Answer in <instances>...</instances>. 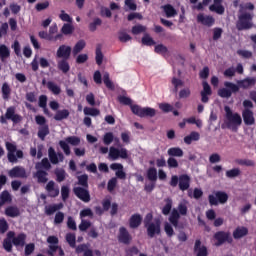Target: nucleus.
I'll return each mask as SVG.
<instances>
[{
	"instance_id": "obj_49",
	"label": "nucleus",
	"mask_w": 256,
	"mask_h": 256,
	"mask_svg": "<svg viewBox=\"0 0 256 256\" xmlns=\"http://www.w3.org/2000/svg\"><path fill=\"white\" fill-rule=\"evenodd\" d=\"M102 24L103 20H101V18H94L93 22H91L88 26L89 31H91V33H95V31H97V27H100Z\"/></svg>"
},
{
	"instance_id": "obj_39",
	"label": "nucleus",
	"mask_w": 256,
	"mask_h": 256,
	"mask_svg": "<svg viewBox=\"0 0 256 256\" xmlns=\"http://www.w3.org/2000/svg\"><path fill=\"white\" fill-rule=\"evenodd\" d=\"M227 179H237V177H241V169L240 168H232L227 170L225 173Z\"/></svg>"
},
{
	"instance_id": "obj_62",
	"label": "nucleus",
	"mask_w": 256,
	"mask_h": 256,
	"mask_svg": "<svg viewBox=\"0 0 256 256\" xmlns=\"http://www.w3.org/2000/svg\"><path fill=\"white\" fill-rule=\"evenodd\" d=\"M66 241H67V243H68L72 248H74L75 245H76V237H75V234H73V233H68V234H66Z\"/></svg>"
},
{
	"instance_id": "obj_29",
	"label": "nucleus",
	"mask_w": 256,
	"mask_h": 256,
	"mask_svg": "<svg viewBox=\"0 0 256 256\" xmlns=\"http://www.w3.org/2000/svg\"><path fill=\"white\" fill-rule=\"evenodd\" d=\"M246 235H249V229H247V227H237L233 231L234 239H242V237H245Z\"/></svg>"
},
{
	"instance_id": "obj_44",
	"label": "nucleus",
	"mask_w": 256,
	"mask_h": 256,
	"mask_svg": "<svg viewBox=\"0 0 256 256\" xmlns=\"http://www.w3.org/2000/svg\"><path fill=\"white\" fill-rule=\"evenodd\" d=\"M78 185L85 189H89V175L83 174L77 177Z\"/></svg>"
},
{
	"instance_id": "obj_16",
	"label": "nucleus",
	"mask_w": 256,
	"mask_h": 256,
	"mask_svg": "<svg viewBox=\"0 0 256 256\" xmlns=\"http://www.w3.org/2000/svg\"><path fill=\"white\" fill-rule=\"evenodd\" d=\"M194 253L196 256H209L207 246L202 245L201 239H196L194 243Z\"/></svg>"
},
{
	"instance_id": "obj_12",
	"label": "nucleus",
	"mask_w": 256,
	"mask_h": 256,
	"mask_svg": "<svg viewBox=\"0 0 256 256\" xmlns=\"http://www.w3.org/2000/svg\"><path fill=\"white\" fill-rule=\"evenodd\" d=\"M73 193L80 199V201H83V203H89V201H91V194L89 193L88 188H83L81 186L74 187Z\"/></svg>"
},
{
	"instance_id": "obj_61",
	"label": "nucleus",
	"mask_w": 256,
	"mask_h": 256,
	"mask_svg": "<svg viewBox=\"0 0 256 256\" xmlns=\"http://www.w3.org/2000/svg\"><path fill=\"white\" fill-rule=\"evenodd\" d=\"M63 35H71L73 33V26L71 24H64L61 28Z\"/></svg>"
},
{
	"instance_id": "obj_5",
	"label": "nucleus",
	"mask_w": 256,
	"mask_h": 256,
	"mask_svg": "<svg viewBox=\"0 0 256 256\" xmlns=\"http://www.w3.org/2000/svg\"><path fill=\"white\" fill-rule=\"evenodd\" d=\"M253 28V14L249 12H241L238 15L236 29L238 31H247Z\"/></svg>"
},
{
	"instance_id": "obj_10",
	"label": "nucleus",
	"mask_w": 256,
	"mask_h": 256,
	"mask_svg": "<svg viewBox=\"0 0 256 256\" xmlns=\"http://www.w3.org/2000/svg\"><path fill=\"white\" fill-rule=\"evenodd\" d=\"M213 239L216 241V247H221L225 243H233V237H231L230 232L218 231L213 235Z\"/></svg>"
},
{
	"instance_id": "obj_14",
	"label": "nucleus",
	"mask_w": 256,
	"mask_h": 256,
	"mask_svg": "<svg viewBox=\"0 0 256 256\" xmlns=\"http://www.w3.org/2000/svg\"><path fill=\"white\" fill-rule=\"evenodd\" d=\"M72 51L73 48H71V46H67L65 44L60 45L57 49L56 57H58V59H70Z\"/></svg>"
},
{
	"instance_id": "obj_36",
	"label": "nucleus",
	"mask_w": 256,
	"mask_h": 256,
	"mask_svg": "<svg viewBox=\"0 0 256 256\" xmlns=\"http://www.w3.org/2000/svg\"><path fill=\"white\" fill-rule=\"evenodd\" d=\"M69 115H70V112L67 109L57 110L56 114L54 115V120L63 121L64 119H68Z\"/></svg>"
},
{
	"instance_id": "obj_35",
	"label": "nucleus",
	"mask_w": 256,
	"mask_h": 256,
	"mask_svg": "<svg viewBox=\"0 0 256 256\" xmlns=\"http://www.w3.org/2000/svg\"><path fill=\"white\" fill-rule=\"evenodd\" d=\"M83 113L87 117H89V116L90 117H99V115H101V111L99 109L93 108V107H84Z\"/></svg>"
},
{
	"instance_id": "obj_24",
	"label": "nucleus",
	"mask_w": 256,
	"mask_h": 256,
	"mask_svg": "<svg viewBox=\"0 0 256 256\" xmlns=\"http://www.w3.org/2000/svg\"><path fill=\"white\" fill-rule=\"evenodd\" d=\"M46 191L49 193V197H59V187L55 188V182L53 180L47 183Z\"/></svg>"
},
{
	"instance_id": "obj_18",
	"label": "nucleus",
	"mask_w": 256,
	"mask_h": 256,
	"mask_svg": "<svg viewBox=\"0 0 256 256\" xmlns=\"http://www.w3.org/2000/svg\"><path fill=\"white\" fill-rule=\"evenodd\" d=\"M203 90L200 92L202 103H209V96L213 95V90L207 81L202 82Z\"/></svg>"
},
{
	"instance_id": "obj_31",
	"label": "nucleus",
	"mask_w": 256,
	"mask_h": 256,
	"mask_svg": "<svg viewBox=\"0 0 256 256\" xmlns=\"http://www.w3.org/2000/svg\"><path fill=\"white\" fill-rule=\"evenodd\" d=\"M201 139V134L199 132L192 131L190 135L184 137V143L186 145H191L193 141H199Z\"/></svg>"
},
{
	"instance_id": "obj_1",
	"label": "nucleus",
	"mask_w": 256,
	"mask_h": 256,
	"mask_svg": "<svg viewBox=\"0 0 256 256\" xmlns=\"http://www.w3.org/2000/svg\"><path fill=\"white\" fill-rule=\"evenodd\" d=\"M256 84V78L255 77H247L243 80H239L237 84L233 82L226 81L224 82L225 88H220L218 90V95L222 99H229L233 93H239L240 87L242 89H250V87H254Z\"/></svg>"
},
{
	"instance_id": "obj_6",
	"label": "nucleus",
	"mask_w": 256,
	"mask_h": 256,
	"mask_svg": "<svg viewBox=\"0 0 256 256\" xmlns=\"http://www.w3.org/2000/svg\"><path fill=\"white\" fill-rule=\"evenodd\" d=\"M208 201H209V205H211V207L215 206L217 207V205H225V203H227V201H229V194H227L224 191H216L213 194H210L208 196Z\"/></svg>"
},
{
	"instance_id": "obj_42",
	"label": "nucleus",
	"mask_w": 256,
	"mask_h": 256,
	"mask_svg": "<svg viewBox=\"0 0 256 256\" xmlns=\"http://www.w3.org/2000/svg\"><path fill=\"white\" fill-rule=\"evenodd\" d=\"M9 97H11V86H9V83L4 82L2 84V99L7 101L9 100Z\"/></svg>"
},
{
	"instance_id": "obj_57",
	"label": "nucleus",
	"mask_w": 256,
	"mask_h": 256,
	"mask_svg": "<svg viewBox=\"0 0 256 256\" xmlns=\"http://www.w3.org/2000/svg\"><path fill=\"white\" fill-rule=\"evenodd\" d=\"M139 255V248L137 246H131L125 249V256Z\"/></svg>"
},
{
	"instance_id": "obj_23",
	"label": "nucleus",
	"mask_w": 256,
	"mask_h": 256,
	"mask_svg": "<svg viewBox=\"0 0 256 256\" xmlns=\"http://www.w3.org/2000/svg\"><path fill=\"white\" fill-rule=\"evenodd\" d=\"M141 223H143V217L141 214H133L129 219L130 229H137Z\"/></svg>"
},
{
	"instance_id": "obj_17",
	"label": "nucleus",
	"mask_w": 256,
	"mask_h": 256,
	"mask_svg": "<svg viewBox=\"0 0 256 256\" xmlns=\"http://www.w3.org/2000/svg\"><path fill=\"white\" fill-rule=\"evenodd\" d=\"M197 21L205 27H213V25H215V18L211 15H205L203 13L197 15Z\"/></svg>"
},
{
	"instance_id": "obj_20",
	"label": "nucleus",
	"mask_w": 256,
	"mask_h": 256,
	"mask_svg": "<svg viewBox=\"0 0 256 256\" xmlns=\"http://www.w3.org/2000/svg\"><path fill=\"white\" fill-rule=\"evenodd\" d=\"M110 169H112V171H116L115 175L117 179H122V180L127 179V173H125V171L123 170V164L112 163L110 165Z\"/></svg>"
},
{
	"instance_id": "obj_26",
	"label": "nucleus",
	"mask_w": 256,
	"mask_h": 256,
	"mask_svg": "<svg viewBox=\"0 0 256 256\" xmlns=\"http://www.w3.org/2000/svg\"><path fill=\"white\" fill-rule=\"evenodd\" d=\"M179 219H181V214L176 208H174L168 220L171 223V225H173V227H179Z\"/></svg>"
},
{
	"instance_id": "obj_32",
	"label": "nucleus",
	"mask_w": 256,
	"mask_h": 256,
	"mask_svg": "<svg viewBox=\"0 0 256 256\" xmlns=\"http://www.w3.org/2000/svg\"><path fill=\"white\" fill-rule=\"evenodd\" d=\"M69 59H61L58 61V69L62 71V73L67 74L71 71V66L69 65Z\"/></svg>"
},
{
	"instance_id": "obj_9",
	"label": "nucleus",
	"mask_w": 256,
	"mask_h": 256,
	"mask_svg": "<svg viewBox=\"0 0 256 256\" xmlns=\"http://www.w3.org/2000/svg\"><path fill=\"white\" fill-rule=\"evenodd\" d=\"M7 119L13 122L15 125L23 121V116L15 113V107L10 106L7 108L5 117L1 116V123H7Z\"/></svg>"
},
{
	"instance_id": "obj_4",
	"label": "nucleus",
	"mask_w": 256,
	"mask_h": 256,
	"mask_svg": "<svg viewBox=\"0 0 256 256\" xmlns=\"http://www.w3.org/2000/svg\"><path fill=\"white\" fill-rule=\"evenodd\" d=\"M170 187H179L180 191H187L191 187V177L187 174H181L180 176L173 175L171 177Z\"/></svg>"
},
{
	"instance_id": "obj_55",
	"label": "nucleus",
	"mask_w": 256,
	"mask_h": 256,
	"mask_svg": "<svg viewBox=\"0 0 256 256\" xmlns=\"http://www.w3.org/2000/svg\"><path fill=\"white\" fill-rule=\"evenodd\" d=\"M9 231V223L5 218H0V234L3 235Z\"/></svg>"
},
{
	"instance_id": "obj_50",
	"label": "nucleus",
	"mask_w": 256,
	"mask_h": 256,
	"mask_svg": "<svg viewBox=\"0 0 256 256\" xmlns=\"http://www.w3.org/2000/svg\"><path fill=\"white\" fill-rule=\"evenodd\" d=\"M155 53H157V55H163V57H165V55H167V53H169V49L167 48V46L163 45V44H158L155 46L154 48Z\"/></svg>"
},
{
	"instance_id": "obj_45",
	"label": "nucleus",
	"mask_w": 256,
	"mask_h": 256,
	"mask_svg": "<svg viewBox=\"0 0 256 256\" xmlns=\"http://www.w3.org/2000/svg\"><path fill=\"white\" fill-rule=\"evenodd\" d=\"M169 157H183V149L180 147H172L167 151Z\"/></svg>"
},
{
	"instance_id": "obj_53",
	"label": "nucleus",
	"mask_w": 256,
	"mask_h": 256,
	"mask_svg": "<svg viewBox=\"0 0 256 256\" xmlns=\"http://www.w3.org/2000/svg\"><path fill=\"white\" fill-rule=\"evenodd\" d=\"M209 10L217 13V15H223L225 13V7L223 5H210Z\"/></svg>"
},
{
	"instance_id": "obj_52",
	"label": "nucleus",
	"mask_w": 256,
	"mask_h": 256,
	"mask_svg": "<svg viewBox=\"0 0 256 256\" xmlns=\"http://www.w3.org/2000/svg\"><path fill=\"white\" fill-rule=\"evenodd\" d=\"M103 82H104V85L107 87V89H111V90L115 89V85H113L111 78H109L108 72L104 73Z\"/></svg>"
},
{
	"instance_id": "obj_63",
	"label": "nucleus",
	"mask_w": 256,
	"mask_h": 256,
	"mask_svg": "<svg viewBox=\"0 0 256 256\" xmlns=\"http://www.w3.org/2000/svg\"><path fill=\"white\" fill-rule=\"evenodd\" d=\"M178 213L180 215H182L183 217H185V215H187V211H188V208H187V204L185 202H181L178 204Z\"/></svg>"
},
{
	"instance_id": "obj_28",
	"label": "nucleus",
	"mask_w": 256,
	"mask_h": 256,
	"mask_svg": "<svg viewBox=\"0 0 256 256\" xmlns=\"http://www.w3.org/2000/svg\"><path fill=\"white\" fill-rule=\"evenodd\" d=\"M85 47H87V42H85L83 39L79 40L72 49V55L76 57V55H79V53H81Z\"/></svg>"
},
{
	"instance_id": "obj_60",
	"label": "nucleus",
	"mask_w": 256,
	"mask_h": 256,
	"mask_svg": "<svg viewBox=\"0 0 256 256\" xmlns=\"http://www.w3.org/2000/svg\"><path fill=\"white\" fill-rule=\"evenodd\" d=\"M118 101L121 105H128L130 107L133 105V100L127 96H118Z\"/></svg>"
},
{
	"instance_id": "obj_33",
	"label": "nucleus",
	"mask_w": 256,
	"mask_h": 256,
	"mask_svg": "<svg viewBox=\"0 0 256 256\" xmlns=\"http://www.w3.org/2000/svg\"><path fill=\"white\" fill-rule=\"evenodd\" d=\"M49 133H50V130H49L48 124L38 127L37 135L41 141H45V137H47V135H49Z\"/></svg>"
},
{
	"instance_id": "obj_27",
	"label": "nucleus",
	"mask_w": 256,
	"mask_h": 256,
	"mask_svg": "<svg viewBox=\"0 0 256 256\" xmlns=\"http://www.w3.org/2000/svg\"><path fill=\"white\" fill-rule=\"evenodd\" d=\"M11 57V50L9 49V47H7V45L5 44H1L0 45V61H2V63H5V61H7V59H9Z\"/></svg>"
},
{
	"instance_id": "obj_2",
	"label": "nucleus",
	"mask_w": 256,
	"mask_h": 256,
	"mask_svg": "<svg viewBox=\"0 0 256 256\" xmlns=\"http://www.w3.org/2000/svg\"><path fill=\"white\" fill-rule=\"evenodd\" d=\"M144 227L150 239H153L155 235H161V220L156 219L153 222V213L146 214L144 218Z\"/></svg>"
},
{
	"instance_id": "obj_51",
	"label": "nucleus",
	"mask_w": 256,
	"mask_h": 256,
	"mask_svg": "<svg viewBox=\"0 0 256 256\" xmlns=\"http://www.w3.org/2000/svg\"><path fill=\"white\" fill-rule=\"evenodd\" d=\"M0 201L5 205V203H11L13 201V198L11 197V194L9 191L4 190L0 194Z\"/></svg>"
},
{
	"instance_id": "obj_54",
	"label": "nucleus",
	"mask_w": 256,
	"mask_h": 256,
	"mask_svg": "<svg viewBox=\"0 0 256 256\" xmlns=\"http://www.w3.org/2000/svg\"><path fill=\"white\" fill-rule=\"evenodd\" d=\"M132 35H139L141 33H145L147 31V27L138 24L132 27Z\"/></svg>"
},
{
	"instance_id": "obj_22",
	"label": "nucleus",
	"mask_w": 256,
	"mask_h": 256,
	"mask_svg": "<svg viewBox=\"0 0 256 256\" xmlns=\"http://www.w3.org/2000/svg\"><path fill=\"white\" fill-rule=\"evenodd\" d=\"M25 241H27V234L20 233L17 236L12 237V244L15 247H25Z\"/></svg>"
},
{
	"instance_id": "obj_34",
	"label": "nucleus",
	"mask_w": 256,
	"mask_h": 256,
	"mask_svg": "<svg viewBox=\"0 0 256 256\" xmlns=\"http://www.w3.org/2000/svg\"><path fill=\"white\" fill-rule=\"evenodd\" d=\"M165 205L162 207V215H169L171 213V209H173V199L165 198L164 199Z\"/></svg>"
},
{
	"instance_id": "obj_56",
	"label": "nucleus",
	"mask_w": 256,
	"mask_h": 256,
	"mask_svg": "<svg viewBox=\"0 0 256 256\" xmlns=\"http://www.w3.org/2000/svg\"><path fill=\"white\" fill-rule=\"evenodd\" d=\"M96 63L98 65H103V52L101 51V45H97L96 47Z\"/></svg>"
},
{
	"instance_id": "obj_48",
	"label": "nucleus",
	"mask_w": 256,
	"mask_h": 256,
	"mask_svg": "<svg viewBox=\"0 0 256 256\" xmlns=\"http://www.w3.org/2000/svg\"><path fill=\"white\" fill-rule=\"evenodd\" d=\"M171 83L173 85V93H179V87H183V85H185V82H183V80L177 78V77H173L171 80Z\"/></svg>"
},
{
	"instance_id": "obj_8",
	"label": "nucleus",
	"mask_w": 256,
	"mask_h": 256,
	"mask_svg": "<svg viewBox=\"0 0 256 256\" xmlns=\"http://www.w3.org/2000/svg\"><path fill=\"white\" fill-rule=\"evenodd\" d=\"M130 109L134 115L138 117H155L157 111L154 108H142L141 106L134 104L130 106Z\"/></svg>"
},
{
	"instance_id": "obj_40",
	"label": "nucleus",
	"mask_w": 256,
	"mask_h": 256,
	"mask_svg": "<svg viewBox=\"0 0 256 256\" xmlns=\"http://www.w3.org/2000/svg\"><path fill=\"white\" fill-rule=\"evenodd\" d=\"M131 39L133 38L131 37V35L127 33V30L125 29L119 30L118 40L120 41V43H127L128 41H131Z\"/></svg>"
},
{
	"instance_id": "obj_38",
	"label": "nucleus",
	"mask_w": 256,
	"mask_h": 256,
	"mask_svg": "<svg viewBox=\"0 0 256 256\" xmlns=\"http://www.w3.org/2000/svg\"><path fill=\"white\" fill-rule=\"evenodd\" d=\"M35 169L36 170L45 169L46 171H49V169H51V162H49L48 158H43L41 162L36 163Z\"/></svg>"
},
{
	"instance_id": "obj_64",
	"label": "nucleus",
	"mask_w": 256,
	"mask_h": 256,
	"mask_svg": "<svg viewBox=\"0 0 256 256\" xmlns=\"http://www.w3.org/2000/svg\"><path fill=\"white\" fill-rule=\"evenodd\" d=\"M55 175H56V181L58 183H63V180L65 179V171L63 169L61 170H56L55 171Z\"/></svg>"
},
{
	"instance_id": "obj_15",
	"label": "nucleus",
	"mask_w": 256,
	"mask_h": 256,
	"mask_svg": "<svg viewBox=\"0 0 256 256\" xmlns=\"http://www.w3.org/2000/svg\"><path fill=\"white\" fill-rule=\"evenodd\" d=\"M133 240V237H131V234H129V231L125 227L119 228V234H118V241L119 243H123L124 245H129L131 241Z\"/></svg>"
},
{
	"instance_id": "obj_25",
	"label": "nucleus",
	"mask_w": 256,
	"mask_h": 256,
	"mask_svg": "<svg viewBox=\"0 0 256 256\" xmlns=\"http://www.w3.org/2000/svg\"><path fill=\"white\" fill-rule=\"evenodd\" d=\"M6 217H11L12 219H15V217H19L21 215V210H19V207L17 206H8L5 211Z\"/></svg>"
},
{
	"instance_id": "obj_41",
	"label": "nucleus",
	"mask_w": 256,
	"mask_h": 256,
	"mask_svg": "<svg viewBox=\"0 0 256 256\" xmlns=\"http://www.w3.org/2000/svg\"><path fill=\"white\" fill-rule=\"evenodd\" d=\"M47 89H49L53 95H61V87L53 81L47 82Z\"/></svg>"
},
{
	"instance_id": "obj_3",
	"label": "nucleus",
	"mask_w": 256,
	"mask_h": 256,
	"mask_svg": "<svg viewBox=\"0 0 256 256\" xmlns=\"http://www.w3.org/2000/svg\"><path fill=\"white\" fill-rule=\"evenodd\" d=\"M224 111L226 113L225 125L227 129L237 131V128L241 125V123H243L241 115H239V113H233L229 106H225Z\"/></svg>"
},
{
	"instance_id": "obj_58",
	"label": "nucleus",
	"mask_w": 256,
	"mask_h": 256,
	"mask_svg": "<svg viewBox=\"0 0 256 256\" xmlns=\"http://www.w3.org/2000/svg\"><path fill=\"white\" fill-rule=\"evenodd\" d=\"M114 139L115 137L113 136L112 132H107L104 134L103 143L104 145H111Z\"/></svg>"
},
{
	"instance_id": "obj_11",
	"label": "nucleus",
	"mask_w": 256,
	"mask_h": 256,
	"mask_svg": "<svg viewBox=\"0 0 256 256\" xmlns=\"http://www.w3.org/2000/svg\"><path fill=\"white\" fill-rule=\"evenodd\" d=\"M8 176L10 179H27L29 177L27 170L23 166H14L8 171Z\"/></svg>"
},
{
	"instance_id": "obj_7",
	"label": "nucleus",
	"mask_w": 256,
	"mask_h": 256,
	"mask_svg": "<svg viewBox=\"0 0 256 256\" xmlns=\"http://www.w3.org/2000/svg\"><path fill=\"white\" fill-rule=\"evenodd\" d=\"M80 143H81V138L77 136H69L65 139V141L63 140L59 141V145L63 150V152L65 153V155H71V148L69 147V145H72L73 147H77V145H80Z\"/></svg>"
},
{
	"instance_id": "obj_19",
	"label": "nucleus",
	"mask_w": 256,
	"mask_h": 256,
	"mask_svg": "<svg viewBox=\"0 0 256 256\" xmlns=\"http://www.w3.org/2000/svg\"><path fill=\"white\" fill-rule=\"evenodd\" d=\"M242 119L247 126L255 125V114L251 109H244L242 111Z\"/></svg>"
},
{
	"instance_id": "obj_13",
	"label": "nucleus",
	"mask_w": 256,
	"mask_h": 256,
	"mask_svg": "<svg viewBox=\"0 0 256 256\" xmlns=\"http://www.w3.org/2000/svg\"><path fill=\"white\" fill-rule=\"evenodd\" d=\"M109 157L112 161H117V159H128L129 154L125 148L117 149L115 147H110Z\"/></svg>"
},
{
	"instance_id": "obj_43",
	"label": "nucleus",
	"mask_w": 256,
	"mask_h": 256,
	"mask_svg": "<svg viewBox=\"0 0 256 256\" xmlns=\"http://www.w3.org/2000/svg\"><path fill=\"white\" fill-rule=\"evenodd\" d=\"M48 157H49L50 163H52V165L59 164V157L57 156V152H55V149L53 147H50L48 149Z\"/></svg>"
},
{
	"instance_id": "obj_59",
	"label": "nucleus",
	"mask_w": 256,
	"mask_h": 256,
	"mask_svg": "<svg viewBox=\"0 0 256 256\" xmlns=\"http://www.w3.org/2000/svg\"><path fill=\"white\" fill-rule=\"evenodd\" d=\"M164 231L169 239H171V237L175 235V230H173V226H171V224H169L168 222L164 224Z\"/></svg>"
},
{
	"instance_id": "obj_47",
	"label": "nucleus",
	"mask_w": 256,
	"mask_h": 256,
	"mask_svg": "<svg viewBox=\"0 0 256 256\" xmlns=\"http://www.w3.org/2000/svg\"><path fill=\"white\" fill-rule=\"evenodd\" d=\"M141 43L146 47H153V45H156L157 42H155V40H153V38L149 34H144L141 39Z\"/></svg>"
},
{
	"instance_id": "obj_37",
	"label": "nucleus",
	"mask_w": 256,
	"mask_h": 256,
	"mask_svg": "<svg viewBox=\"0 0 256 256\" xmlns=\"http://www.w3.org/2000/svg\"><path fill=\"white\" fill-rule=\"evenodd\" d=\"M163 11L168 19L177 15V10H175V7H173L171 4L164 5Z\"/></svg>"
},
{
	"instance_id": "obj_30",
	"label": "nucleus",
	"mask_w": 256,
	"mask_h": 256,
	"mask_svg": "<svg viewBox=\"0 0 256 256\" xmlns=\"http://www.w3.org/2000/svg\"><path fill=\"white\" fill-rule=\"evenodd\" d=\"M47 171L45 170H37L34 174V177L37 179L38 183H47L49 181V178H47Z\"/></svg>"
},
{
	"instance_id": "obj_46",
	"label": "nucleus",
	"mask_w": 256,
	"mask_h": 256,
	"mask_svg": "<svg viewBox=\"0 0 256 256\" xmlns=\"http://www.w3.org/2000/svg\"><path fill=\"white\" fill-rule=\"evenodd\" d=\"M147 179H148V181H151L152 183L157 182V168L150 167L147 170Z\"/></svg>"
},
{
	"instance_id": "obj_21",
	"label": "nucleus",
	"mask_w": 256,
	"mask_h": 256,
	"mask_svg": "<svg viewBox=\"0 0 256 256\" xmlns=\"http://www.w3.org/2000/svg\"><path fill=\"white\" fill-rule=\"evenodd\" d=\"M15 235V232L9 231L7 233V238L3 241V248L7 253H11L13 251V236Z\"/></svg>"
}]
</instances>
